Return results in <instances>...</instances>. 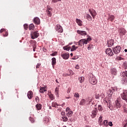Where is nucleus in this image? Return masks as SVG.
Segmentation results:
<instances>
[{"label": "nucleus", "instance_id": "nucleus-43", "mask_svg": "<svg viewBox=\"0 0 127 127\" xmlns=\"http://www.w3.org/2000/svg\"><path fill=\"white\" fill-rule=\"evenodd\" d=\"M29 120H30V122H31V123H34V122H35L34 119L32 118V117H30Z\"/></svg>", "mask_w": 127, "mask_h": 127}, {"label": "nucleus", "instance_id": "nucleus-46", "mask_svg": "<svg viewBox=\"0 0 127 127\" xmlns=\"http://www.w3.org/2000/svg\"><path fill=\"white\" fill-rule=\"evenodd\" d=\"M57 52H55L53 54H51V56H56L57 55Z\"/></svg>", "mask_w": 127, "mask_h": 127}, {"label": "nucleus", "instance_id": "nucleus-62", "mask_svg": "<svg viewBox=\"0 0 127 127\" xmlns=\"http://www.w3.org/2000/svg\"><path fill=\"white\" fill-rule=\"evenodd\" d=\"M70 56H71V57H72L73 56V53L70 54Z\"/></svg>", "mask_w": 127, "mask_h": 127}, {"label": "nucleus", "instance_id": "nucleus-54", "mask_svg": "<svg viewBox=\"0 0 127 127\" xmlns=\"http://www.w3.org/2000/svg\"><path fill=\"white\" fill-rule=\"evenodd\" d=\"M40 65H41V64H37L36 65V68L37 69H38V68H39L40 67Z\"/></svg>", "mask_w": 127, "mask_h": 127}, {"label": "nucleus", "instance_id": "nucleus-3", "mask_svg": "<svg viewBox=\"0 0 127 127\" xmlns=\"http://www.w3.org/2000/svg\"><path fill=\"white\" fill-rule=\"evenodd\" d=\"M121 50H122V48L121 47V46H116L113 49V51L114 54H116V55L119 54V53L121 52Z\"/></svg>", "mask_w": 127, "mask_h": 127}, {"label": "nucleus", "instance_id": "nucleus-12", "mask_svg": "<svg viewBox=\"0 0 127 127\" xmlns=\"http://www.w3.org/2000/svg\"><path fill=\"white\" fill-rule=\"evenodd\" d=\"M77 33H78V34H80V35H82V36H85V35H87V32L85 31L77 30Z\"/></svg>", "mask_w": 127, "mask_h": 127}, {"label": "nucleus", "instance_id": "nucleus-5", "mask_svg": "<svg viewBox=\"0 0 127 127\" xmlns=\"http://www.w3.org/2000/svg\"><path fill=\"white\" fill-rule=\"evenodd\" d=\"M31 35L32 39H35V38H37L39 36V33L37 32H32Z\"/></svg>", "mask_w": 127, "mask_h": 127}, {"label": "nucleus", "instance_id": "nucleus-59", "mask_svg": "<svg viewBox=\"0 0 127 127\" xmlns=\"http://www.w3.org/2000/svg\"><path fill=\"white\" fill-rule=\"evenodd\" d=\"M124 82H125V83H127V78H126L124 79Z\"/></svg>", "mask_w": 127, "mask_h": 127}, {"label": "nucleus", "instance_id": "nucleus-4", "mask_svg": "<svg viewBox=\"0 0 127 127\" xmlns=\"http://www.w3.org/2000/svg\"><path fill=\"white\" fill-rule=\"evenodd\" d=\"M89 12H90V14L92 15L93 19H95V17H96V15H97V12H96V10H94V9H88Z\"/></svg>", "mask_w": 127, "mask_h": 127}, {"label": "nucleus", "instance_id": "nucleus-11", "mask_svg": "<svg viewBox=\"0 0 127 127\" xmlns=\"http://www.w3.org/2000/svg\"><path fill=\"white\" fill-rule=\"evenodd\" d=\"M119 34H120V35H126V33H127V31L124 28H120L119 29Z\"/></svg>", "mask_w": 127, "mask_h": 127}, {"label": "nucleus", "instance_id": "nucleus-8", "mask_svg": "<svg viewBox=\"0 0 127 127\" xmlns=\"http://www.w3.org/2000/svg\"><path fill=\"white\" fill-rule=\"evenodd\" d=\"M106 54L108 55V56H113L114 55V53L112 51V49L108 48L106 51Z\"/></svg>", "mask_w": 127, "mask_h": 127}, {"label": "nucleus", "instance_id": "nucleus-52", "mask_svg": "<svg viewBox=\"0 0 127 127\" xmlns=\"http://www.w3.org/2000/svg\"><path fill=\"white\" fill-rule=\"evenodd\" d=\"M108 126H110V127H113V122H109Z\"/></svg>", "mask_w": 127, "mask_h": 127}, {"label": "nucleus", "instance_id": "nucleus-10", "mask_svg": "<svg viewBox=\"0 0 127 127\" xmlns=\"http://www.w3.org/2000/svg\"><path fill=\"white\" fill-rule=\"evenodd\" d=\"M56 30L60 33L63 32V28L60 25H57L56 27Z\"/></svg>", "mask_w": 127, "mask_h": 127}, {"label": "nucleus", "instance_id": "nucleus-9", "mask_svg": "<svg viewBox=\"0 0 127 127\" xmlns=\"http://www.w3.org/2000/svg\"><path fill=\"white\" fill-rule=\"evenodd\" d=\"M97 114H98V109L96 108H94L92 112L91 117L94 119V118H96V116H97Z\"/></svg>", "mask_w": 127, "mask_h": 127}, {"label": "nucleus", "instance_id": "nucleus-53", "mask_svg": "<svg viewBox=\"0 0 127 127\" xmlns=\"http://www.w3.org/2000/svg\"><path fill=\"white\" fill-rule=\"evenodd\" d=\"M124 127H127V120L124 121Z\"/></svg>", "mask_w": 127, "mask_h": 127}, {"label": "nucleus", "instance_id": "nucleus-6", "mask_svg": "<svg viewBox=\"0 0 127 127\" xmlns=\"http://www.w3.org/2000/svg\"><path fill=\"white\" fill-rule=\"evenodd\" d=\"M47 13L48 16H51L52 15V8L50 6H47Z\"/></svg>", "mask_w": 127, "mask_h": 127}, {"label": "nucleus", "instance_id": "nucleus-18", "mask_svg": "<svg viewBox=\"0 0 127 127\" xmlns=\"http://www.w3.org/2000/svg\"><path fill=\"white\" fill-rule=\"evenodd\" d=\"M115 15L109 14V16H108L109 20H110V21L113 22V21H114V20H115Z\"/></svg>", "mask_w": 127, "mask_h": 127}, {"label": "nucleus", "instance_id": "nucleus-16", "mask_svg": "<svg viewBox=\"0 0 127 127\" xmlns=\"http://www.w3.org/2000/svg\"><path fill=\"white\" fill-rule=\"evenodd\" d=\"M27 97L29 100L33 98V92L32 91H29L27 93Z\"/></svg>", "mask_w": 127, "mask_h": 127}, {"label": "nucleus", "instance_id": "nucleus-2", "mask_svg": "<svg viewBox=\"0 0 127 127\" xmlns=\"http://www.w3.org/2000/svg\"><path fill=\"white\" fill-rule=\"evenodd\" d=\"M89 83L91 84V85H96L97 84V79L96 78V77H95L94 75H92L90 76L89 79Z\"/></svg>", "mask_w": 127, "mask_h": 127}, {"label": "nucleus", "instance_id": "nucleus-36", "mask_svg": "<svg viewBox=\"0 0 127 127\" xmlns=\"http://www.w3.org/2000/svg\"><path fill=\"white\" fill-rule=\"evenodd\" d=\"M57 106H58V104H57L56 102H53L52 103V107H53L54 108H56Z\"/></svg>", "mask_w": 127, "mask_h": 127}, {"label": "nucleus", "instance_id": "nucleus-33", "mask_svg": "<svg viewBox=\"0 0 127 127\" xmlns=\"http://www.w3.org/2000/svg\"><path fill=\"white\" fill-rule=\"evenodd\" d=\"M123 68H124V69L127 68V61L124 62L123 63Z\"/></svg>", "mask_w": 127, "mask_h": 127}, {"label": "nucleus", "instance_id": "nucleus-60", "mask_svg": "<svg viewBox=\"0 0 127 127\" xmlns=\"http://www.w3.org/2000/svg\"><path fill=\"white\" fill-rule=\"evenodd\" d=\"M124 74H125V76H126V77H127V71H125L124 72Z\"/></svg>", "mask_w": 127, "mask_h": 127}, {"label": "nucleus", "instance_id": "nucleus-44", "mask_svg": "<svg viewBox=\"0 0 127 127\" xmlns=\"http://www.w3.org/2000/svg\"><path fill=\"white\" fill-rule=\"evenodd\" d=\"M103 122V117L100 116L99 119V123H102Z\"/></svg>", "mask_w": 127, "mask_h": 127}, {"label": "nucleus", "instance_id": "nucleus-28", "mask_svg": "<svg viewBox=\"0 0 127 127\" xmlns=\"http://www.w3.org/2000/svg\"><path fill=\"white\" fill-rule=\"evenodd\" d=\"M62 118L63 119V122H67L68 121V118L65 115L64 116H62Z\"/></svg>", "mask_w": 127, "mask_h": 127}, {"label": "nucleus", "instance_id": "nucleus-23", "mask_svg": "<svg viewBox=\"0 0 127 127\" xmlns=\"http://www.w3.org/2000/svg\"><path fill=\"white\" fill-rule=\"evenodd\" d=\"M86 19H87V20H89V21H91V20H92V16L90 14H87L86 15Z\"/></svg>", "mask_w": 127, "mask_h": 127}, {"label": "nucleus", "instance_id": "nucleus-41", "mask_svg": "<svg viewBox=\"0 0 127 127\" xmlns=\"http://www.w3.org/2000/svg\"><path fill=\"white\" fill-rule=\"evenodd\" d=\"M57 1H61V0H52V2L53 3H55L57 2Z\"/></svg>", "mask_w": 127, "mask_h": 127}, {"label": "nucleus", "instance_id": "nucleus-45", "mask_svg": "<svg viewBox=\"0 0 127 127\" xmlns=\"http://www.w3.org/2000/svg\"><path fill=\"white\" fill-rule=\"evenodd\" d=\"M35 101L36 103H39V97H38V96L36 97Z\"/></svg>", "mask_w": 127, "mask_h": 127}, {"label": "nucleus", "instance_id": "nucleus-42", "mask_svg": "<svg viewBox=\"0 0 127 127\" xmlns=\"http://www.w3.org/2000/svg\"><path fill=\"white\" fill-rule=\"evenodd\" d=\"M74 97L75 98H79V97H80V95H79V93H75L74 94Z\"/></svg>", "mask_w": 127, "mask_h": 127}, {"label": "nucleus", "instance_id": "nucleus-32", "mask_svg": "<svg viewBox=\"0 0 127 127\" xmlns=\"http://www.w3.org/2000/svg\"><path fill=\"white\" fill-rule=\"evenodd\" d=\"M66 115L68 118L71 117V116L73 115V111H70L68 112Z\"/></svg>", "mask_w": 127, "mask_h": 127}, {"label": "nucleus", "instance_id": "nucleus-50", "mask_svg": "<svg viewBox=\"0 0 127 127\" xmlns=\"http://www.w3.org/2000/svg\"><path fill=\"white\" fill-rule=\"evenodd\" d=\"M5 31V29H1L0 30V33H2V32H4Z\"/></svg>", "mask_w": 127, "mask_h": 127}, {"label": "nucleus", "instance_id": "nucleus-31", "mask_svg": "<svg viewBox=\"0 0 127 127\" xmlns=\"http://www.w3.org/2000/svg\"><path fill=\"white\" fill-rule=\"evenodd\" d=\"M34 25L33 24H30L29 26V30H33L34 29Z\"/></svg>", "mask_w": 127, "mask_h": 127}, {"label": "nucleus", "instance_id": "nucleus-22", "mask_svg": "<svg viewBox=\"0 0 127 127\" xmlns=\"http://www.w3.org/2000/svg\"><path fill=\"white\" fill-rule=\"evenodd\" d=\"M108 95L109 97H112V96H113V94H114V92H113V91H112V90L109 89V90L108 91Z\"/></svg>", "mask_w": 127, "mask_h": 127}, {"label": "nucleus", "instance_id": "nucleus-15", "mask_svg": "<svg viewBox=\"0 0 127 127\" xmlns=\"http://www.w3.org/2000/svg\"><path fill=\"white\" fill-rule=\"evenodd\" d=\"M79 105L80 106H86V105H88L86 99H82L79 103Z\"/></svg>", "mask_w": 127, "mask_h": 127}, {"label": "nucleus", "instance_id": "nucleus-37", "mask_svg": "<svg viewBox=\"0 0 127 127\" xmlns=\"http://www.w3.org/2000/svg\"><path fill=\"white\" fill-rule=\"evenodd\" d=\"M104 127H108V126H109V124L108 123V120H105L104 121Z\"/></svg>", "mask_w": 127, "mask_h": 127}, {"label": "nucleus", "instance_id": "nucleus-21", "mask_svg": "<svg viewBox=\"0 0 127 127\" xmlns=\"http://www.w3.org/2000/svg\"><path fill=\"white\" fill-rule=\"evenodd\" d=\"M52 65L53 67H54L55 65H56V58H53L52 59Z\"/></svg>", "mask_w": 127, "mask_h": 127}, {"label": "nucleus", "instance_id": "nucleus-48", "mask_svg": "<svg viewBox=\"0 0 127 127\" xmlns=\"http://www.w3.org/2000/svg\"><path fill=\"white\" fill-rule=\"evenodd\" d=\"M117 60L119 61H121V60H124V58L121 57H118Z\"/></svg>", "mask_w": 127, "mask_h": 127}, {"label": "nucleus", "instance_id": "nucleus-13", "mask_svg": "<svg viewBox=\"0 0 127 127\" xmlns=\"http://www.w3.org/2000/svg\"><path fill=\"white\" fill-rule=\"evenodd\" d=\"M107 45L108 47H112L114 45V40L110 39L108 40Z\"/></svg>", "mask_w": 127, "mask_h": 127}, {"label": "nucleus", "instance_id": "nucleus-1", "mask_svg": "<svg viewBox=\"0 0 127 127\" xmlns=\"http://www.w3.org/2000/svg\"><path fill=\"white\" fill-rule=\"evenodd\" d=\"M91 37H88L87 38V39H82L80 40L78 42V45L79 46H84V45H85V44H88V41H91Z\"/></svg>", "mask_w": 127, "mask_h": 127}, {"label": "nucleus", "instance_id": "nucleus-26", "mask_svg": "<svg viewBox=\"0 0 127 127\" xmlns=\"http://www.w3.org/2000/svg\"><path fill=\"white\" fill-rule=\"evenodd\" d=\"M78 80L80 83H83V82H84V80H85V78L83 76H80L78 77Z\"/></svg>", "mask_w": 127, "mask_h": 127}, {"label": "nucleus", "instance_id": "nucleus-64", "mask_svg": "<svg viewBox=\"0 0 127 127\" xmlns=\"http://www.w3.org/2000/svg\"><path fill=\"white\" fill-rule=\"evenodd\" d=\"M85 127H90L89 126H86Z\"/></svg>", "mask_w": 127, "mask_h": 127}, {"label": "nucleus", "instance_id": "nucleus-47", "mask_svg": "<svg viewBox=\"0 0 127 127\" xmlns=\"http://www.w3.org/2000/svg\"><path fill=\"white\" fill-rule=\"evenodd\" d=\"M49 122V119L45 118V124H48Z\"/></svg>", "mask_w": 127, "mask_h": 127}, {"label": "nucleus", "instance_id": "nucleus-7", "mask_svg": "<svg viewBox=\"0 0 127 127\" xmlns=\"http://www.w3.org/2000/svg\"><path fill=\"white\" fill-rule=\"evenodd\" d=\"M123 102L122 100H121L120 101L119 100H117L115 101L116 104V108L117 109H120L121 107H122V102Z\"/></svg>", "mask_w": 127, "mask_h": 127}, {"label": "nucleus", "instance_id": "nucleus-30", "mask_svg": "<svg viewBox=\"0 0 127 127\" xmlns=\"http://www.w3.org/2000/svg\"><path fill=\"white\" fill-rule=\"evenodd\" d=\"M64 50H66V51H69L71 49V47H68L67 46L63 47Z\"/></svg>", "mask_w": 127, "mask_h": 127}, {"label": "nucleus", "instance_id": "nucleus-38", "mask_svg": "<svg viewBox=\"0 0 127 127\" xmlns=\"http://www.w3.org/2000/svg\"><path fill=\"white\" fill-rule=\"evenodd\" d=\"M98 111H100V112H102L103 111V107L102 106L99 105L98 107Z\"/></svg>", "mask_w": 127, "mask_h": 127}, {"label": "nucleus", "instance_id": "nucleus-57", "mask_svg": "<svg viewBox=\"0 0 127 127\" xmlns=\"http://www.w3.org/2000/svg\"><path fill=\"white\" fill-rule=\"evenodd\" d=\"M75 69H80V66H79V65L77 64L75 67Z\"/></svg>", "mask_w": 127, "mask_h": 127}, {"label": "nucleus", "instance_id": "nucleus-58", "mask_svg": "<svg viewBox=\"0 0 127 127\" xmlns=\"http://www.w3.org/2000/svg\"><path fill=\"white\" fill-rule=\"evenodd\" d=\"M110 102H111V101H105V103H107L108 105H109V103L110 105Z\"/></svg>", "mask_w": 127, "mask_h": 127}, {"label": "nucleus", "instance_id": "nucleus-29", "mask_svg": "<svg viewBox=\"0 0 127 127\" xmlns=\"http://www.w3.org/2000/svg\"><path fill=\"white\" fill-rule=\"evenodd\" d=\"M86 100V101L87 103V105H89V104H90V103L92 102V97H88Z\"/></svg>", "mask_w": 127, "mask_h": 127}, {"label": "nucleus", "instance_id": "nucleus-25", "mask_svg": "<svg viewBox=\"0 0 127 127\" xmlns=\"http://www.w3.org/2000/svg\"><path fill=\"white\" fill-rule=\"evenodd\" d=\"M78 49V47L75 46V45H73L70 50V51L73 52L76 51V50Z\"/></svg>", "mask_w": 127, "mask_h": 127}, {"label": "nucleus", "instance_id": "nucleus-61", "mask_svg": "<svg viewBox=\"0 0 127 127\" xmlns=\"http://www.w3.org/2000/svg\"><path fill=\"white\" fill-rule=\"evenodd\" d=\"M70 91H71V89L70 88H68L67 90V93H70Z\"/></svg>", "mask_w": 127, "mask_h": 127}, {"label": "nucleus", "instance_id": "nucleus-24", "mask_svg": "<svg viewBox=\"0 0 127 127\" xmlns=\"http://www.w3.org/2000/svg\"><path fill=\"white\" fill-rule=\"evenodd\" d=\"M42 106L40 104H37L36 105V108H37V110L39 111V110H41Z\"/></svg>", "mask_w": 127, "mask_h": 127}, {"label": "nucleus", "instance_id": "nucleus-56", "mask_svg": "<svg viewBox=\"0 0 127 127\" xmlns=\"http://www.w3.org/2000/svg\"><path fill=\"white\" fill-rule=\"evenodd\" d=\"M61 115H62V117H64L65 116H66V115H65V112H62L61 113Z\"/></svg>", "mask_w": 127, "mask_h": 127}, {"label": "nucleus", "instance_id": "nucleus-63", "mask_svg": "<svg viewBox=\"0 0 127 127\" xmlns=\"http://www.w3.org/2000/svg\"><path fill=\"white\" fill-rule=\"evenodd\" d=\"M125 52H127V49H125Z\"/></svg>", "mask_w": 127, "mask_h": 127}, {"label": "nucleus", "instance_id": "nucleus-14", "mask_svg": "<svg viewBox=\"0 0 127 127\" xmlns=\"http://www.w3.org/2000/svg\"><path fill=\"white\" fill-rule=\"evenodd\" d=\"M61 56L64 59V60H67V59H69V54H61Z\"/></svg>", "mask_w": 127, "mask_h": 127}, {"label": "nucleus", "instance_id": "nucleus-35", "mask_svg": "<svg viewBox=\"0 0 127 127\" xmlns=\"http://www.w3.org/2000/svg\"><path fill=\"white\" fill-rule=\"evenodd\" d=\"M8 36V32L6 31H5L4 33H3V36L4 37H6V36Z\"/></svg>", "mask_w": 127, "mask_h": 127}, {"label": "nucleus", "instance_id": "nucleus-55", "mask_svg": "<svg viewBox=\"0 0 127 127\" xmlns=\"http://www.w3.org/2000/svg\"><path fill=\"white\" fill-rule=\"evenodd\" d=\"M55 93L56 94V95H58V88H56L55 89Z\"/></svg>", "mask_w": 127, "mask_h": 127}, {"label": "nucleus", "instance_id": "nucleus-20", "mask_svg": "<svg viewBox=\"0 0 127 127\" xmlns=\"http://www.w3.org/2000/svg\"><path fill=\"white\" fill-rule=\"evenodd\" d=\"M75 21L76 23H77L78 25H79V26H82V22H83L82 20L78 18H76Z\"/></svg>", "mask_w": 127, "mask_h": 127}, {"label": "nucleus", "instance_id": "nucleus-51", "mask_svg": "<svg viewBox=\"0 0 127 127\" xmlns=\"http://www.w3.org/2000/svg\"><path fill=\"white\" fill-rule=\"evenodd\" d=\"M71 111V110L70 109V108L69 107H67L66 110H65V112H70Z\"/></svg>", "mask_w": 127, "mask_h": 127}, {"label": "nucleus", "instance_id": "nucleus-49", "mask_svg": "<svg viewBox=\"0 0 127 127\" xmlns=\"http://www.w3.org/2000/svg\"><path fill=\"white\" fill-rule=\"evenodd\" d=\"M49 97L52 100H53L54 99V97L53 96V94H52L49 95Z\"/></svg>", "mask_w": 127, "mask_h": 127}, {"label": "nucleus", "instance_id": "nucleus-27", "mask_svg": "<svg viewBox=\"0 0 127 127\" xmlns=\"http://www.w3.org/2000/svg\"><path fill=\"white\" fill-rule=\"evenodd\" d=\"M46 90H45V87H43L42 88H40L39 90L40 93H41L42 94H43L45 92H46Z\"/></svg>", "mask_w": 127, "mask_h": 127}, {"label": "nucleus", "instance_id": "nucleus-39", "mask_svg": "<svg viewBox=\"0 0 127 127\" xmlns=\"http://www.w3.org/2000/svg\"><path fill=\"white\" fill-rule=\"evenodd\" d=\"M123 107L124 113H127V108H126V107H127V105H124Z\"/></svg>", "mask_w": 127, "mask_h": 127}, {"label": "nucleus", "instance_id": "nucleus-34", "mask_svg": "<svg viewBox=\"0 0 127 127\" xmlns=\"http://www.w3.org/2000/svg\"><path fill=\"white\" fill-rule=\"evenodd\" d=\"M110 90H111L112 92H113V93H115L116 92V90H117V87H111V89H109Z\"/></svg>", "mask_w": 127, "mask_h": 127}, {"label": "nucleus", "instance_id": "nucleus-40", "mask_svg": "<svg viewBox=\"0 0 127 127\" xmlns=\"http://www.w3.org/2000/svg\"><path fill=\"white\" fill-rule=\"evenodd\" d=\"M24 28L26 30H27V29L28 28V25H27V24H24Z\"/></svg>", "mask_w": 127, "mask_h": 127}, {"label": "nucleus", "instance_id": "nucleus-19", "mask_svg": "<svg viewBox=\"0 0 127 127\" xmlns=\"http://www.w3.org/2000/svg\"><path fill=\"white\" fill-rule=\"evenodd\" d=\"M111 73L112 75L116 76V75H117V69L115 68H112L111 69Z\"/></svg>", "mask_w": 127, "mask_h": 127}, {"label": "nucleus", "instance_id": "nucleus-17", "mask_svg": "<svg viewBox=\"0 0 127 127\" xmlns=\"http://www.w3.org/2000/svg\"><path fill=\"white\" fill-rule=\"evenodd\" d=\"M34 23L35 24H40V19L38 17H36L34 18Z\"/></svg>", "mask_w": 127, "mask_h": 127}]
</instances>
